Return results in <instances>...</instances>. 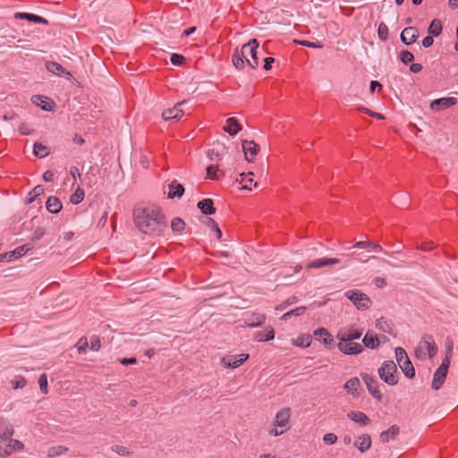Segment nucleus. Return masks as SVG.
I'll use <instances>...</instances> for the list:
<instances>
[{
    "mask_svg": "<svg viewBox=\"0 0 458 458\" xmlns=\"http://www.w3.org/2000/svg\"><path fill=\"white\" fill-rule=\"evenodd\" d=\"M136 227L143 233L161 235L167 227L165 216L157 205L139 206L133 209Z\"/></svg>",
    "mask_w": 458,
    "mask_h": 458,
    "instance_id": "nucleus-1",
    "label": "nucleus"
},
{
    "mask_svg": "<svg viewBox=\"0 0 458 458\" xmlns=\"http://www.w3.org/2000/svg\"><path fill=\"white\" fill-rule=\"evenodd\" d=\"M378 375L389 386H394L398 383L397 368L393 360L384 361L378 369Z\"/></svg>",
    "mask_w": 458,
    "mask_h": 458,
    "instance_id": "nucleus-2",
    "label": "nucleus"
},
{
    "mask_svg": "<svg viewBox=\"0 0 458 458\" xmlns=\"http://www.w3.org/2000/svg\"><path fill=\"white\" fill-rule=\"evenodd\" d=\"M259 46L258 39L252 38L242 47V55L244 57L248 65L252 69H256L259 64L257 56Z\"/></svg>",
    "mask_w": 458,
    "mask_h": 458,
    "instance_id": "nucleus-3",
    "label": "nucleus"
},
{
    "mask_svg": "<svg viewBox=\"0 0 458 458\" xmlns=\"http://www.w3.org/2000/svg\"><path fill=\"white\" fill-rule=\"evenodd\" d=\"M345 297L349 299L355 307L360 310H366L370 308L372 301L370 298L364 293L357 289H352L344 293Z\"/></svg>",
    "mask_w": 458,
    "mask_h": 458,
    "instance_id": "nucleus-4",
    "label": "nucleus"
},
{
    "mask_svg": "<svg viewBox=\"0 0 458 458\" xmlns=\"http://www.w3.org/2000/svg\"><path fill=\"white\" fill-rule=\"evenodd\" d=\"M395 358L402 371L408 378H412L415 376V369L411 362L405 350L402 347L395 349Z\"/></svg>",
    "mask_w": 458,
    "mask_h": 458,
    "instance_id": "nucleus-5",
    "label": "nucleus"
},
{
    "mask_svg": "<svg viewBox=\"0 0 458 458\" xmlns=\"http://www.w3.org/2000/svg\"><path fill=\"white\" fill-rule=\"evenodd\" d=\"M449 366V363L442 361L441 365L435 371L434 377L431 383V386L434 390L440 389L444 385L447 376Z\"/></svg>",
    "mask_w": 458,
    "mask_h": 458,
    "instance_id": "nucleus-6",
    "label": "nucleus"
},
{
    "mask_svg": "<svg viewBox=\"0 0 458 458\" xmlns=\"http://www.w3.org/2000/svg\"><path fill=\"white\" fill-rule=\"evenodd\" d=\"M185 101H181L175 104L172 108H167L163 111L162 117L165 121H179L184 114L183 110L181 108Z\"/></svg>",
    "mask_w": 458,
    "mask_h": 458,
    "instance_id": "nucleus-7",
    "label": "nucleus"
},
{
    "mask_svg": "<svg viewBox=\"0 0 458 458\" xmlns=\"http://www.w3.org/2000/svg\"><path fill=\"white\" fill-rule=\"evenodd\" d=\"M361 377L366 384L369 394L378 402H381L383 399V394L379 390L377 381L369 374H362Z\"/></svg>",
    "mask_w": 458,
    "mask_h": 458,
    "instance_id": "nucleus-8",
    "label": "nucleus"
},
{
    "mask_svg": "<svg viewBox=\"0 0 458 458\" xmlns=\"http://www.w3.org/2000/svg\"><path fill=\"white\" fill-rule=\"evenodd\" d=\"M291 418V409L286 407L280 410L275 417L273 421L274 426L279 427L280 428H284L285 430L289 429V423Z\"/></svg>",
    "mask_w": 458,
    "mask_h": 458,
    "instance_id": "nucleus-9",
    "label": "nucleus"
},
{
    "mask_svg": "<svg viewBox=\"0 0 458 458\" xmlns=\"http://www.w3.org/2000/svg\"><path fill=\"white\" fill-rule=\"evenodd\" d=\"M249 358V354L242 353L239 355H229L221 360L225 368L236 369L241 366Z\"/></svg>",
    "mask_w": 458,
    "mask_h": 458,
    "instance_id": "nucleus-10",
    "label": "nucleus"
},
{
    "mask_svg": "<svg viewBox=\"0 0 458 458\" xmlns=\"http://www.w3.org/2000/svg\"><path fill=\"white\" fill-rule=\"evenodd\" d=\"M337 347L343 353L347 355L359 354L363 351V347L360 344L352 341H340Z\"/></svg>",
    "mask_w": 458,
    "mask_h": 458,
    "instance_id": "nucleus-11",
    "label": "nucleus"
},
{
    "mask_svg": "<svg viewBox=\"0 0 458 458\" xmlns=\"http://www.w3.org/2000/svg\"><path fill=\"white\" fill-rule=\"evenodd\" d=\"M361 335L362 330L360 329L354 327L348 329L343 328L337 333L336 338L339 341H353L359 339L361 336Z\"/></svg>",
    "mask_w": 458,
    "mask_h": 458,
    "instance_id": "nucleus-12",
    "label": "nucleus"
},
{
    "mask_svg": "<svg viewBox=\"0 0 458 458\" xmlns=\"http://www.w3.org/2000/svg\"><path fill=\"white\" fill-rule=\"evenodd\" d=\"M14 434L13 426L10 421L0 416V440L1 442H6Z\"/></svg>",
    "mask_w": 458,
    "mask_h": 458,
    "instance_id": "nucleus-13",
    "label": "nucleus"
},
{
    "mask_svg": "<svg viewBox=\"0 0 458 458\" xmlns=\"http://www.w3.org/2000/svg\"><path fill=\"white\" fill-rule=\"evenodd\" d=\"M242 149L244 152L245 158L248 162H252L258 152L259 151V146L253 140H242Z\"/></svg>",
    "mask_w": 458,
    "mask_h": 458,
    "instance_id": "nucleus-14",
    "label": "nucleus"
},
{
    "mask_svg": "<svg viewBox=\"0 0 458 458\" xmlns=\"http://www.w3.org/2000/svg\"><path fill=\"white\" fill-rule=\"evenodd\" d=\"M457 103L455 98H441L431 102L430 107L432 110L439 111L441 109H446Z\"/></svg>",
    "mask_w": 458,
    "mask_h": 458,
    "instance_id": "nucleus-15",
    "label": "nucleus"
},
{
    "mask_svg": "<svg viewBox=\"0 0 458 458\" xmlns=\"http://www.w3.org/2000/svg\"><path fill=\"white\" fill-rule=\"evenodd\" d=\"M340 261L341 260L336 258H322V259H315V260L308 263L306 265V267L308 269H311V268L318 269V268H321V267H324L327 266L339 264Z\"/></svg>",
    "mask_w": 458,
    "mask_h": 458,
    "instance_id": "nucleus-16",
    "label": "nucleus"
},
{
    "mask_svg": "<svg viewBox=\"0 0 458 458\" xmlns=\"http://www.w3.org/2000/svg\"><path fill=\"white\" fill-rule=\"evenodd\" d=\"M401 41L405 45L414 43L419 38V31L414 27H407L401 33Z\"/></svg>",
    "mask_w": 458,
    "mask_h": 458,
    "instance_id": "nucleus-17",
    "label": "nucleus"
},
{
    "mask_svg": "<svg viewBox=\"0 0 458 458\" xmlns=\"http://www.w3.org/2000/svg\"><path fill=\"white\" fill-rule=\"evenodd\" d=\"M266 315L261 313H251L245 317L244 323L250 327H260L266 321Z\"/></svg>",
    "mask_w": 458,
    "mask_h": 458,
    "instance_id": "nucleus-18",
    "label": "nucleus"
},
{
    "mask_svg": "<svg viewBox=\"0 0 458 458\" xmlns=\"http://www.w3.org/2000/svg\"><path fill=\"white\" fill-rule=\"evenodd\" d=\"M315 337L322 342L327 346H331L334 344V338L327 328L320 327L314 331Z\"/></svg>",
    "mask_w": 458,
    "mask_h": 458,
    "instance_id": "nucleus-19",
    "label": "nucleus"
},
{
    "mask_svg": "<svg viewBox=\"0 0 458 458\" xmlns=\"http://www.w3.org/2000/svg\"><path fill=\"white\" fill-rule=\"evenodd\" d=\"M168 189L167 197L169 199L181 198L185 191L183 185L179 183L176 180L172 181L168 184Z\"/></svg>",
    "mask_w": 458,
    "mask_h": 458,
    "instance_id": "nucleus-20",
    "label": "nucleus"
},
{
    "mask_svg": "<svg viewBox=\"0 0 458 458\" xmlns=\"http://www.w3.org/2000/svg\"><path fill=\"white\" fill-rule=\"evenodd\" d=\"M422 344L428 351V354L430 358L434 357L437 353V346L431 335L425 334L422 336Z\"/></svg>",
    "mask_w": 458,
    "mask_h": 458,
    "instance_id": "nucleus-21",
    "label": "nucleus"
},
{
    "mask_svg": "<svg viewBox=\"0 0 458 458\" xmlns=\"http://www.w3.org/2000/svg\"><path fill=\"white\" fill-rule=\"evenodd\" d=\"M14 17L16 19L27 20L29 21L35 22V23H40V24H45V25L48 24V21L47 19H45L41 16L36 15L34 13H16L14 14Z\"/></svg>",
    "mask_w": 458,
    "mask_h": 458,
    "instance_id": "nucleus-22",
    "label": "nucleus"
},
{
    "mask_svg": "<svg viewBox=\"0 0 458 458\" xmlns=\"http://www.w3.org/2000/svg\"><path fill=\"white\" fill-rule=\"evenodd\" d=\"M46 68L48 72L59 76H72V74L68 71H66L64 67H63L60 64L56 62H47Z\"/></svg>",
    "mask_w": 458,
    "mask_h": 458,
    "instance_id": "nucleus-23",
    "label": "nucleus"
},
{
    "mask_svg": "<svg viewBox=\"0 0 458 458\" xmlns=\"http://www.w3.org/2000/svg\"><path fill=\"white\" fill-rule=\"evenodd\" d=\"M275 338V330L271 326L267 327L263 331L256 332L254 340L258 342H267Z\"/></svg>",
    "mask_w": 458,
    "mask_h": 458,
    "instance_id": "nucleus-24",
    "label": "nucleus"
},
{
    "mask_svg": "<svg viewBox=\"0 0 458 458\" xmlns=\"http://www.w3.org/2000/svg\"><path fill=\"white\" fill-rule=\"evenodd\" d=\"M197 207L204 215H213L216 213L214 201L211 199H204L199 201Z\"/></svg>",
    "mask_w": 458,
    "mask_h": 458,
    "instance_id": "nucleus-25",
    "label": "nucleus"
},
{
    "mask_svg": "<svg viewBox=\"0 0 458 458\" xmlns=\"http://www.w3.org/2000/svg\"><path fill=\"white\" fill-rule=\"evenodd\" d=\"M31 248L29 247V245H21L17 247L13 251H9L4 253V255H6V258L4 260L12 261L16 259H19L22 256H24Z\"/></svg>",
    "mask_w": 458,
    "mask_h": 458,
    "instance_id": "nucleus-26",
    "label": "nucleus"
},
{
    "mask_svg": "<svg viewBox=\"0 0 458 458\" xmlns=\"http://www.w3.org/2000/svg\"><path fill=\"white\" fill-rule=\"evenodd\" d=\"M347 417L352 421L359 423L362 426H366L370 423V419L362 411H349L347 413Z\"/></svg>",
    "mask_w": 458,
    "mask_h": 458,
    "instance_id": "nucleus-27",
    "label": "nucleus"
},
{
    "mask_svg": "<svg viewBox=\"0 0 458 458\" xmlns=\"http://www.w3.org/2000/svg\"><path fill=\"white\" fill-rule=\"evenodd\" d=\"M354 445L361 452L364 453L371 446V437L368 434L360 436L354 442Z\"/></svg>",
    "mask_w": 458,
    "mask_h": 458,
    "instance_id": "nucleus-28",
    "label": "nucleus"
},
{
    "mask_svg": "<svg viewBox=\"0 0 458 458\" xmlns=\"http://www.w3.org/2000/svg\"><path fill=\"white\" fill-rule=\"evenodd\" d=\"M46 208L50 213L57 214L61 211L63 205L57 197L50 196L46 202Z\"/></svg>",
    "mask_w": 458,
    "mask_h": 458,
    "instance_id": "nucleus-29",
    "label": "nucleus"
},
{
    "mask_svg": "<svg viewBox=\"0 0 458 458\" xmlns=\"http://www.w3.org/2000/svg\"><path fill=\"white\" fill-rule=\"evenodd\" d=\"M224 130L230 135H235L242 130V125L235 117H230L226 120V125L224 127Z\"/></svg>",
    "mask_w": 458,
    "mask_h": 458,
    "instance_id": "nucleus-30",
    "label": "nucleus"
},
{
    "mask_svg": "<svg viewBox=\"0 0 458 458\" xmlns=\"http://www.w3.org/2000/svg\"><path fill=\"white\" fill-rule=\"evenodd\" d=\"M400 432V428L397 425H393L387 430L381 432L379 437L383 443H386L389 439L395 438Z\"/></svg>",
    "mask_w": 458,
    "mask_h": 458,
    "instance_id": "nucleus-31",
    "label": "nucleus"
},
{
    "mask_svg": "<svg viewBox=\"0 0 458 458\" xmlns=\"http://www.w3.org/2000/svg\"><path fill=\"white\" fill-rule=\"evenodd\" d=\"M454 340L451 336H447L445 340V355L443 359V362H446L451 364V359L453 357V350H454Z\"/></svg>",
    "mask_w": 458,
    "mask_h": 458,
    "instance_id": "nucleus-32",
    "label": "nucleus"
},
{
    "mask_svg": "<svg viewBox=\"0 0 458 458\" xmlns=\"http://www.w3.org/2000/svg\"><path fill=\"white\" fill-rule=\"evenodd\" d=\"M363 344L370 349H375L379 345V340L377 335L367 333L363 337Z\"/></svg>",
    "mask_w": 458,
    "mask_h": 458,
    "instance_id": "nucleus-33",
    "label": "nucleus"
},
{
    "mask_svg": "<svg viewBox=\"0 0 458 458\" xmlns=\"http://www.w3.org/2000/svg\"><path fill=\"white\" fill-rule=\"evenodd\" d=\"M232 62H233V66L236 69H238V70L243 69L245 59L242 55V49L240 51L238 49L234 50V52L232 55Z\"/></svg>",
    "mask_w": 458,
    "mask_h": 458,
    "instance_id": "nucleus-34",
    "label": "nucleus"
},
{
    "mask_svg": "<svg viewBox=\"0 0 458 458\" xmlns=\"http://www.w3.org/2000/svg\"><path fill=\"white\" fill-rule=\"evenodd\" d=\"M253 176L254 174L252 172L242 173L240 174V183L243 184V189L251 190V185L254 182Z\"/></svg>",
    "mask_w": 458,
    "mask_h": 458,
    "instance_id": "nucleus-35",
    "label": "nucleus"
},
{
    "mask_svg": "<svg viewBox=\"0 0 458 458\" xmlns=\"http://www.w3.org/2000/svg\"><path fill=\"white\" fill-rule=\"evenodd\" d=\"M442 23L439 20L434 19L428 28V32L431 36L437 37L442 32Z\"/></svg>",
    "mask_w": 458,
    "mask_h": 458,
    "instance_id": "nucleus-36",
    "label": "nucleus"
},
{
    "mask_svg": "<svg viewBox=\"0 0 458 458\" xmlns=\"http://www.w3.org/2000/svg\"><path fill=\"white\" fill-rule=\"evenodd\" d=\"M33 153L36 157L43 158L49 154L48 148L40 142L34 143Z\"/></svg>",
    "mask_w": 458,
    "mask_h": 458,
    "instance_id": "nucleus-37",
    "label": "nucleus"
},
{
    "mask_svg": "<svg viewBox=\"0 0 458 458\" xmlns=\"http://www.w3.org/2000/svg\"><path fill=\"white\" fill-rule=\"evenodd\" d=\"M360 386V380L358 377H352L349 379L345 385L344 388L348 391V393L355 395L357 394L358 386Z\"/></svg>",
    "mask_w": 458,
    "mask_h": 458,
    "instance_id": "nucleus-38",
    "label": "nucleus"
},
{
    "mask_svg": "<svg viewBox=\"0 0 458 458\" xmlns=\"http://www.w3.org/2000/svg\"><path fill=\"white\" fill-rule=\"evenodd\" d=\"M353 247L359 248V249L372 248L374 250H377V251L383 250L381 245H379L377 243L371 242H367V241L358 242L353 245Z\"/></svg>",
    "mask_w": 458,
    "mask_h": 458,
    "instance_id": "nucleus-39",
    "label": "nucleus"
},
{
    "mask_svg": "<svg viewBox=\"0 0 458 458\" xmlns=\"http://www.w3.org/2000/svg\"><path fill=\"white\" fill-rule=\"evenodd\" d=\"M376 327L386 333H390L392 330L391 323L385 318H380L376 321Z\"/></svg>",
    "mask_w": 458,
    "mask_h": 458,
    "instance_id": "nucleus-40",
    "label": "nucleus"
},
{
    "mask_svg": "<svg viewBox=\"0 0 458 458\" xmlns=\"http://www.w3.org/2000/svg\"><path fill=\"white\" fill-rule=\"evenodd\" d=\"M67 452H68V447L64 446V445H55V446H52L48 449L47 456L48 457H55V456L64 454Z\"/></svg>",
    "mask_w": 458,
    "mask_h": 458,
    "instance_id": "nucleus-41",
    "label": "nucleus"
},
{
    "mask_svg": "<svg viewBox=\"0 0 458 458\" xmlns=\"http://www.w3.org/2000/svg\"><path fill=\"white\" fill-rule=\"evenodd\" d=\"M171 228L174 233H180L185 228L184 221L180 217H175L171 222Z\"/></svg>",
    "mask_w": 458,
    "mask_h": 458,
    "instance_id": "nucleus-42",
    "label": "nucleus"
},
{
    "mask_svg": "<svg viewBox=\"0 0 458 458\" xmlns=\"http://www.w3.org/2000/svg\"><path fill=\"white\" fill-rule=\"evenodd\" d=\"M85 193L84 191L78 187L75 191L71 195L70 201L71 203L77 205L81 203L84 199Z\"/></svg>",
    "mask_w": 458,
    "mask_h": 458,
    "instance_id": "nucleus-43",
    "label": "nucleus"
},
{
    "mask_svg": "<svg viewBox=\"0 0 458 458\" xmlns=\"http://www.w3.org/2000/svg\"><path fill=\"white\" fill-rule=\"evenodd\" d=\"M5 443L10 446V451L17 452L24 449V444L20 440L10 437Z\"/></svg>",
    "mask_w": 458,
    "mask_h": 458,
    "instance_id": "nucleus-44",
    "label": "nucleus"
},
{
    "mask_svg": "<svg viewBox=\"0 0 458 458\" xmlns=\"http://www.w3.org/2000/svg\"><path fill=\"white\" fill-rule=\"evenodd\" d=\"M111 450L114 453H116L118 455H131L132 454L131 451L129 450V448L120 445H114L111 446Z\"/></svg>",
    "mask_w": 458,
    "mask_h": 458,
    "instance_id": "nucleus-45",
    "label": "nucleus"
},
{
    "mask_svg": "<svg viewBox=\"0 0 458 458\" xmlns=\"http://www.w3.org/2000/svg\"><path fill=\"white\" fill-rule=\"evenodd\" d=\"M377 34H378V38L382 41H386L387 40V38H388V27L386 26V23L381 22L379 24L378 29H377Z\"/></svg>",
    "mask_w": 458,
    "mask_h": 458,
    "instance_id": "nucleus-46",
    "label": "nucleus"
},
{
    "mask_svg": "<svg viewBox=\"0 0 458 458\" xmlns=\"http://www.w3.org/2000/svg\"><path fill=\"white\" fill-rule=\"evenodd\" d=\"M400 60L404 64H408L409 63H411L414 60V55L411 52L408 50H403L400 52L399 55Z\"/></svg>",
    "mask_w": 458,
    "mask_h": 458,
    "instance_id": "nucleus-47",
    "label": "nucleus"
},
{
    "mask_svg": "<svg viewBox=\"0 0 458 458\" xmlns=\"http://www.w3.org/2000/svg\"><path fill=\"white\" fill-rule=\"evenodd\" d=\"M311 337L309 335H303L300 336L296 341L295 344L298 346L308 347L310 345Z\"/></svg>",
    "mask_w": 458,
    "mask_h": 458,
    "instance_id": "nucleus-48",
    "label": "nucleus"
},
{
    "mask_svg": "<svg viewBox=\"0 0 458 458\" xmlns=\"http://www.w3.org/2000/svg\"><path fill=\"white\" fill-rule=\"evenodd\" d=\"M297 301H298L297 297L296 296H292V297L288 298L287 300L284 301L280 305H278L276 308V310H284L288 306H290L292 304H295Z\"/></svg>",
    "mask_w": 458,
    "mask_h": 458,
    "instance_id": "nucleus-49",
    "label": "nucleus"
},
{
    "mask_svg": "<svg viewBox=\"0 0 458 458\" xmlns=\"http://www.w3.org/2000/svg\"><path fill=\"white\" fill-rule=\"evenodd\" d=\"M11 384L13 389H18L23 388L26 386L27 381L23 377L18 376L15 379L12 380Z\"/></svg>",
    "mask_w": 458,
    "mask_h": 458,
    "instance_id": "nucleus-50",
    "label": "nucleus"
},
{
    "mask_svg": "<svg viewBox=\"0 0 458 458\" xmlns=\"http://www.w3.org/2000/svg\"><path fill=\"white\" fill-rule=\"evenodd\" d=\"M38 385L43 394H47V377L46 373L40 375L38 378Z\"/></svg>",
    "mask_w": 458,
    "mask_h": 458,
    "instance_id": "nucleus-51",
    "label": "nucleus"
},
{
    "mask_svg": "<svg viewBox=\"0 0 458 458\" xmlns=\"http://www.w3.org/2000/svg\"><path fill=\"white\" fill-rule=\"evenodd\" d=\"M218 169L215 165H209L207 167V177L211 180H217L219 176L217 175Z\"/></svg>",
    "mask_w": 458,
    "mask_h": 458,
    "instance_id": "nucleus-52",
    "label": "nucleus"
},
{
    "mask_svg": "<svg viewBox=\"0 0 458 458\" xmlns=\"http://www.w3.org/2000/svg\"><path fill=\"white\" fill-rule=\"evenodd\" d=\"M44 193V188L43 186L41 185H38L36 186L32 191L30 193V195L31 196L29 199V202H32L35 200V199L38 197V196H40L41 194Z\"/></svg>",
    "mask_w": 458,
    "mask_h": 458,
    "instance_id": "nucleus-53",
    "label": "nucleus"
},
{
    "mask_svg": "<svg viewBox=\"0 0 458 458\" xmlns=\"http://www.w3.org/2000/svg\"><path fill=\"white\" fill-rule=\"evenodd\" d=\"M208 225L212 230L215 231L216 238L220 240L222 238V232L218 226V224L213 218H208Z\"/></svg>",
    "mask_w": 458,
    "mask_h": 458,
    "instance_id": "nucleus-54",
    "label": "nucleus"
},
{
    "mask_svg": "<svg viewBox=\"0 0 458 458\" xmlns=\"http://www.w3.org/2000/svg\"><path fill=\"white\" fill-rule=\"evenodd\" d=\"M78 352L79 353H84L89 347V343L86 337H81L78 342Z\"/></svg>",
    "mask_w": 458,
    "mask_h": 458,
    "instance_id": "nucleus-55",
    "label": "nucleus"
},
{
    "mask_svg": "<svg viewBox=\"0 0 458 458\" xmlns=\"http://www.w3.org/2000/svg\"><path fill=\"white\" fill-rule=\"evenodd\" d=\"M185 62V57L179 54H173L171 63L174 65H182Z\"/></svg>",
    "mask_w": 458,
    "mask_h": 458,
    "instance_id": "nucleus-56",
    "label": "nucleus"
},
{
    "mask_svg": "<svg viewBox=\"0 0 458 458\" xmlns=\"http://www.w3.org/2000/svg\"><path fill=\"white\" fill-rule=\"evenodd\" d=\"M323 440L326 444L333 445L337 441V436L334 433H327L323 437Z\"/></svg>",
    "mask_w": 458,
    "mask_h": 458,
    "instance_id": "nucleus-57",
    "label": "nucleus"
},
{
    "mask_svg": "<svg viewBox=\"0 0 458 458\" xmlns=\"http://www.w3.org/2000/svg\"><path fill=\"white\" fill-rule=\"evenodd\" d=\"M285 431V429H279V427H276L274 424H272V427L268 430V434L273 437H277L283 435Z\"/></svg>",
    "mask_w": 458,
    "mask_h": 458,
    "instance_id": "nucleus-58",
    "label": "nucleus"
},
{
    "mask_svg": "<svg viewBox=\"0 0 458 458\" xmlns=\"http://www.w3.org/2000/svg\"><path fill=\"white\" fill-rule=\"evenodd\" d=\"M101 347V342L99 337L93 336L90 340V349L92 351H98Z\"/></svg>",
    "mask_w": 458,
    "mask_h": 458,
    "instance_id": "nucleus-59",
    "label": "nucleus"
},
{
    "mask_svg": "<svg viewBox=\"0 0 458 458\" xmlns=\"http://www.w3.org/2000/svg\"><path fill=\"white\" fill-rule=\"evenodd\" d=\"M417 248L423 251H429V250H434L436 248V245H434V243L432 242H422Z\"/></svg>",
    "mask_w": 458,
    "mask_h": 458,
    "instance_id": "nucleus-60",
    "label": "nucleus"
},
{
    "mask_svg": "<svg viewBox=\"0 0 458 458\" xmlns=\"http://www.w3.org/2000/svg\"><path fill=\"white\" fill-rule=\"evenodd\" d=\"M307 308L304 307V306H300V307H297L296 309H293L292 310H290V314L291 316H301L304 314V312L306 311Z\"/></svg>",
    "mask_w": 458,
    "mask_h": 458,
    "instance_id": "nucleus-61",
    "label": "nucleus"
},
{
    "mask_svg": "<svg viewBox=\"0 0 458 458\" xmlns=\"http://www.w3.org/2000/svg\"><path fill=\"white\" fill-rule=\"evenodd\" d=\"M19 131L21 135H30L33 132V130H31L28 124L22 123L19 127Z\"/></svg>",
    "mask_w": 458,
    "mask_h": 458,
    "instance_id": "nucleus-62",
    "label": "nucleus"
},
{
    "mask_svg": "<svg viewBox=\"0 0 458 458\" xmlns=\"http://www.w3.org/2000/svg\"><path fill=\"white\" fill-rule=\"evenodd\" d=\"M12 453L13 451H10V446L7 444L5 447L0 446V458H8Z\"/></svg>",
    "mask_w": 458,
    "mask_h": 458,
    "instance_id": "nucleus-63",
    "label": "nucleus"
},
{
    "mask_svg": "<svg viewBox=\"0 0 458 458\" xmlns=\"http://www.w3.org/2000/svg\"><path fill=\"white\" fill-rule=\"evenodd\" d=\"M433 42H434L433 37L431 35L427 36L422 39V46L424 47H429L433 45Z\"/></svg>",
    "mask_w": 458,
    "mask_h": 458,
    "instance_id": "nucleus-64",
    "label": "nucleus"
}]
</instances>
